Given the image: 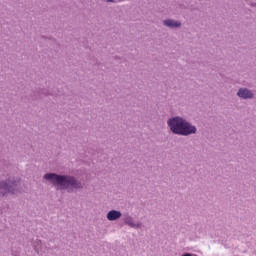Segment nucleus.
<instances>
[{
    "instance_id": "obj_1",
    "label": "nucleus",
    "mask_w": 256,
    "mask_h": 256,
    "mask_svg": "<svg viewBox=\"0 0 256 256\" xmlns=\"http://www.w3.org/2000/svg\"><path fill=\"white\" fill-rule=\"evenodd\" d=\"M44 179H47L54 185H57V189H67L69 187L79 189L81 187V183L77 182V180L71 176H59L57 174L50 173L46 174Z\"/></svg>"
},
{
    "instance_id": "obj_2",
    "label": "nucleus",
    "mask_w": 256,
    "mask_h": 256,
    "mask_svg": "<svg viewBox=\"0 0 256 256\" xmlns=\"http://www.w3.org/2000/svg\"><path fill=\"white\" fill-rule=\"evenodd\" d=\"M168 126L171 132L176 133V135H191V133H195L196 131L195 126H191V124L179 117L170 119Z\"/></svg>"
},
{
    "instance_id": "obj_3",
    "label": "nucleus",
    "mask_w": 256,
    "mask_h": 256,
    "mask_svg": "<svg viewBox=\"0 0 256 256\" xmlns=\"http://www.w3.org/2000/svg\"><path fill=\"white\" fill-rule=\"evenodd\" d=\"M7 193H17V182H2L0 183V197Z\"/></svg>"
},
{
    "instance_id": "obj_4",
    "label": "nucleus",
    "mask_w": 256,
    "mask_h": 256,
    "mask_svg": "<svg viewBox=\"0 0 256 256\" xmlns=\"http://www.w3.org/2000/svg\"><path fill=\"white\" fill-rule=\"evenodd\" d=\"M238 97H241L242 99H251L253 98V93L251 91H249L246 88H242L238 91L237 93Z\"/></svg>"
},
{
    "instance_id": "obj_5",
    "label": "nucleus",
    "mask_w": 256,
    "mask_h": 256,
    "mask_svg": "<svg viewBox=\"0 0 256 256\" xmlns=\"http://www.w3.org/2000/svg\"><path fill=\"white\" fill-rule=\"evenodd\" d=\"M108 221H117V219H121V212L117 210H111L107 214Z\"/></svg>"
},
{
    "instance_id": "obj_6",
    "label": "nucleus",
    "mask_w": 256,
    "mask_h": 256,
    "mask_svg": "<svg viewBox=\"0 0 256 256\" xmlns=\"http://www.w3.org/2000/svg\"><path fill=\"white\" fill-rule=\"evenodd\" d=\"M164 25L166 27H181V23L175 22V20H165Z\"/></svg>"
},
{
    "instance_id": "obj_7",
    "label": "nucleus",
    "mask_w": 256,
    "mask_h": 256,
    "mask_svg": "<svg viewBox=\"0 0 256 256\" xmlns=\"http://www.w3.org/2000/svg\"><path fill=\"white\" fill-rule=\"evenodd\" d=\"M107 3H115L117 0H106Z\"/></svg>"
},
{
    "instance_id": "obj_8",
    "label": "nucleus",
    "mask_w": 256,
    "mask_h": 256,
    "mask_svg": "<svg viewBox=\"0 0 256 256\" xmlns=\"http://www.w3.org/2000/svg\"><path fill=\"white\" fill-rule=\"evenodd\" d=\"M182 256H191V254H190V253H185V254L182 255Z\"/></svg>"
}]
</instances>
